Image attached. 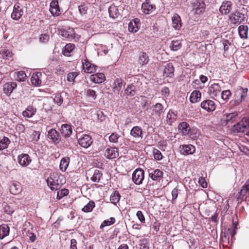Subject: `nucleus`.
Instances as JSON below:
<instances>
[{"instance_id": "obj_1", "label": "nucleus", "mask_w": 249, "mask_h": 249, "mask_svg": "<svg viewBox=\"0 0 249 249\" xmlns=\"http://www.w3.org/2000/svg\"><path fill=\"white\" fill-rule=\"evenodd\" d=\"M48 186L52 191L59 189L64 183L63 176L59 175L56 173H52L46 180Z\"/></svg>"}, {"instance_id": "obj_2", "label": "nucleus", "mask_w": 249, "mask_h": 249, "mask_svg": "<svg viewBox=\"0 0 249 249\" xmlns=\"http://www.w3.org/2000/svg\"><path fill=\"white\" fill-rule=\"evenodd\" d=\"M238 115V113L237 111L225 113L221 119L222 125H227L228 124H232L237 121Z\"/></svg>"}, {"instance_id": "obj_3", "label": "nucleus", "mask_w": 249, "mask_h": 249, "mask_svg": "<svg viewBox=\"0 0 249 249\" xmlns=\"http://www.w3.org/2000/svg\"><path fill=\"white\" fill-rule=\"evenodd\" d=\"M245 18V15L239 11H235L229 16V20L233 25L240 24L244 21Z\"/></svg>"}, {"instance_id": "obj_4", "label": "nucleus", "mask_w": 249, "mask_h": 249, "mask_svg": "<svg viewBox=\"0 0 249 249\" xmlns=\"http://www.w3.org/2000/svg\"><path fill=\"white\" fill-rule=\"evenodd\" d=\"M248 127H249V120L243 119L232 126V131L234 133L243 132Z\"/></svg>"}, {"instance_id": "obj_5", "label": "nucleus", "mask_w": 249, "mask_h": 249, "mask_svg": "<svg viewBox=\"0 0 249 249\" xmlns=\"http://www.w3.org/2000/svg\"><path fill=\"white\" fill-rule=\"evenodd\" d=\"M248 89L240 88L235 91L234 102L235 105H238L244 101L247 96Z\"/></svg>"}, {"instance_id": "obj_6", "label": "nucleus", "mask_w": 249, "mask_h": 249, "mask_svg": "<svg viewBox=\"0 0 249 249\" xmlns=\"http://www.w3.org/2000/svg\"><path fill=\"white\" fill-rule=\"evenodd\" d=\"M144 178V172L142 169H136L132 174V180L136 185L142 183Z\"/></svg>"}, {"instance_id": "obj_7", "label": "nucleus", "mask_w": 249, "mask_h": 249, "mask_svg": "<svg viewBox=\"0 0 249 249\" xmlns=\"http://www.w3.org/2000/svg\"><path fill=\"white\" fill-rule=\"evenodd\" d=\"M23 6L20 4H15L13 12L11 14V18L15 20H18L23 14Z\"/></svg>"}, {"instance_id": "obj_8", "label": "nucleus", "mask_w": 249, "mask_h": 249, "mask_svg": "<svg viewBox=\"0 0 249 249\" xmlns=\"http://www.w3.org/2000/svg\"><path fill=\"white\" fill-rule=\"evenodd\" d=\"M193 11L195 14H199L202 13L205 9V4L202 0H196L193 4Z\"/></svg>"}, {"instance_id": "obj_9", "label": "nucleus", "mask_w": 249, "mask_h": 249, "mask_svg": "<svg viewBox=\"0 0 249 249\" xmlns=\"http://www.w3.org/2000/svg\"><path fill=\"white\" fill-rule=\"evenodd\" d=\"M50 11L53 16H58L61 14V11L59 6L58 0H53L51 2Z\"/></svg>"}, {"instance_id": "obj_10", "label": "nucleus", "mask_w": 249, "mask_h": 249, "mask_svg": "<svg viewBox=\"0 0 249 249\" xmlns=\"http://www.w3.org/2000/svg\"><path fill=\"white\" fill-rule=\"evenodd\" d=\"M155 5L150 0H146L142 5V10L145 14H150L155 10Z\"/></svg>"}, {"instance_id": "obj_11", "label": "nucleus", "mask_w": 249, "mask_h": 249, "mask_svg": "<svg viewBox=\"0 0 249 249\" xmlns=\"http://www.w3.org/2000/svg\"><path fill=\"white\" fill-rule=\"evenodd\" d=\"M201 107L207 111L211 112L215 109L216 105L213 101L207 100L201 103Z\"/></svg>"}, {"instance_id": "obj_12", "label": "nucleus", "mask_w": 249, "mask_h": 249, "mask_svg": "<svg viewBox=\"0 0 249 249\" xmlns=\"http://www.w3.org/2000/svg\"><path fill=\"white\" fill-rule=\"evenodd\" d=\"M48 138L54 143L57 144L60 141V136L57 131L53 128L51 129L48 132Z\"/></svg>"}, {"instance_id": "obj_13", "label": "nucleus", "mask_w": 249, "mask_h": 249, "mask_svg": "<svg viewBox=\"0 0 249 249\" xmlns=\"http://www.w3.org/2000/svg\"><path fill=\"white\" fill-rule=\"evenodd\" d=\"M18 161L21 166L26 167L31 162V159L28 154H22L18 156Z\"/></svg>"}, {"instance_id": "obj_14", "label": "nucleus", "mask_w": 249, "mask_h": 249, "mask_svg": "<svg viewBox=\"0 0 249 249\" xmlns=\"http://www.w3.org/2000/svg\"><path fill=\"white\" fill-rule=\"evenodd\" d=\"M232 9V2L231 1H224L219 8V11L222 14H229Z\"/></svg>"}, {"instance_id": "obj_15", "label": "nucleus", "mask_w": 249, "mask_h": 249, "mask_svg": "<svg viewBox=\"0 0 249 249\" xmlns=\"http://www.w3.org/2000/svg\"><path fill=\"white\" fill-rule=\"evenodd\" d=\"M130 134L135 139H142L143 138V131L142 129L138 126H135L130 130Z\"/></svg>"}, {"instance_id": "obj_16", "label": "nucleus", "mask_w": 249, "mask_h": 249, "mask_svg": "<svg viewBox=\"0 0 249 249\" xmlns=\"http://www.w3.org/2000/svg\"><path fill=\"white\" fill-rule=\"evenodd\" d=\"M105 156L109 159L116 158L119 156L118 149L115 147H109L106 149Z\"/></svg>"}, {"instance_id": "obj_17", "label": "nucleus", "mask_w": 249, "mask_h": 249, "mask_svg": "<svg viewBox=\"0 0 249 249\" xmlns=\"http://www.w3.org/2000/svg\"><path fill=\"white\" fill-rule=\"evenodd\" d=\"M17 87V83L13 82H9L3 85V92L8 96H10L13 90Z\"/></svg>"}, {"instance_id": "obj_18", "label": "nucleus", "mask_w": 249, "mask_h": 249, "mask_svg": "<svg viewBox=\"0 0 249 249\" xmlns=\"http://www.w3.org/2000/svg\"><path fill=\"white\" fill-rule=\"evenodd\" d=\"M92 142L91 138L88 135H85L78 140L79 145L84 148L89 147Z\"/></svg>"}, {"instance_id": "obj_19", "label": "nucleus", "mask_w": 249, "mask_h": 249, "mask_svg": "<svg viewBox=\"0 0 249 249\" xmlns=\"http://www.w3.org/2000/svg\"><path fill=\"white\" fill-rule=\"evenodd\" d=\"M173 27L176 30H179L182 26L181 18L178 14H174L172 18Z\"/></svg>"}, {"instance_id": "obj_20", "label": "nucleus", "mask_w": 249, "mask_h": 249, "mask_svg": "<svg viewBox=\"0 0 249 249\" xmlns=\"http://www.w3.org/2000/svg\"><path fill=\"white\" fill-rule=\"evenodd\" d=\"M90 80L94 83L100 84L105 81L106 77L103 73L92 74L90 76Z\"/></svg>"}, {"instance_id": "obj_21", "label": "nucleus", "mask_w": 249, "mask_h": 249, "mask_svg": "<svg viewBox=\"0 0 249 249\" xmlns=\"http://www.w3.org/2000/svg\"><path fill=\"white\" fill-rule=\"evenodd\" d=\"M180 148V153L183 155L192 154L195 151V147L191 144L183 145Z\"/></svg>"}, {"instance_id": "obj_22", "label": "nucleus", "mask_w": 249, "mask_h": 249, "mask_svg": "<svg viewBox=\"0 0 249 249\" xmlns=\"http://www.w3.org/2000/svg\"><path fill=\"white\" fill-rule=\"evenodd\" d=\"M42 74L40 72L34 73L31 77V82L34 86H39L41 83Z\"/></svg>"}, {"instance_id": "obj_23", "label": "nucleus", "mask_w": 249, "mask_h": 249, "mask_svg": "<svg viewBox=\"0 0 249 249\" xmlns=\"http://www.w3.org/2000/svg\"><path fill=\"white\" fill-rule=\"evenodd\" d=\"M152 111L153 115H155L157 118L160 119L163 112V107L160 103H157L153 106Z\"/></svg>"}, {"instance_id": "obj_24", "label": "nucleus", "mask_w": 249, "mask_h": 249, "mask_svg": "<svg viewBox=\"0 0 249 249\" xmlns=\"http://www.w3.org/2000/svg\"><path fill=\"white\" fill-rule=\"evenodd\" d=\"M249 30V27L247 25H241L238 27V32L241 38H248Z\"/></svg>"}, {"instance_id": "obj_25", "label": "nucleus", "mask_w": 249, "mask_h": 249, "mask_svg": "<svg viewBox=\"0 0 249 249\" xmlns=\"http://www.w3.org/2000/svg\"><path fill=\"white\" fill-rule=\"evenodd\" d=\"M60 131L64 137H69L72 133L71 126L68 124H63L61 125Z\"/></svg>"}, {"instance_id": "obj_26", "label": "nucleus", "mask_w": 249, "mask_h": 249, "mask_svg": "<svg viewBox=\"0 0 249 249\" xmlns=\"http://www.w3.org/2000/svg\"><path fill=\"white\" fill-rule=\"evenodd\" d=\"M82 67L84 72L88 73L95 72L97 68L93 63H82Z\"/></svg>"}, {"instance_id": "obj_27", "label": "nucleus", "mask_w": 249, "mask_h": 249, "mask_svg": "<svg viewBox=\"0 0 249 249\" xmlns=\"http://www.w3.org/2000/svg\"><path fill=\"white\" fill-rule=\"evenodd\" d=\"M149 176L153 180H158L162 177L163 172L159 169L151 170L149 172Z\"/></svg>"}, {"instance_id": "obj_28", "label": "nucleus", "mask_w": 249, "mask_h": 249, "mask_svg": "<svg viewBox=\"0 0 249 249\" xmlns=\"http://www.w3.org/2000/svg\"><path fill=\"white\" fill-rule=\"evenodd\" d=\"M209 93L212 96H216L220 93V87L218 84L214 83L209 88Z\"/></svg>"}, {"instance_id": "obj_29", "label": "nucleus", "mask_w": 249, "mask_h": 249, "mask_svg": "<svg viewBox=\"0 0 249 249\" xmlns=\"http://www.w3.org/2000/svg\"><path fill=\"white\" fill-rule=\"evenodd\" d=\"M62 36L66 38L74 39L75 37L76 34L73 29L69 28L68 29L62 31Z\"/></svg>"}, {"instance_id": "obj_30", "label": "nucleus", "mask_w": 249, "mask_h": 249, "mask_svg": "<svg viewBox=\"0 0 249 249\" xmlns=\"http://www.w3.org/2000/svg\"><path fill=\"white\" fill-rule=\"evenodd\" d=\"M201 93L198 90H194L191 94L190 101L192 103L198 102L201 99Z\"/></svg>"}, {"instance_id": "obj_31", "label": "nucleus", "mask_w": 249, "mask_h": 249, "mask_svg": "<svg viewBox=\"0 0 249 249\" xmlns=\"http://www.w3.org/2000/svg\"><path fill=\"white\" fill-rule=\"evenodd\" d=\"M10 192L14 195L18 194L21 191V185L18 182H13L10 187Z\"/></svg>"}, {"instance_id": "obj_32", "label": "nucleus", "mask_w": 249, "mask_h": 249, "mask_svg": "<svg viewBox=\"0 0 249 249\" xmlns=\"http://www.w3.org/2000/svg\"><path fill=\"white\" fill-rule=\"evenodd\" d=\"M67 96V93L62 92L55 94L53 98L54 102L58 106H60L63 101V98Z\"/></svg>"}, {"instance_id": "obj_33", "label": "nucleus", "mask_w": 249, "mask_h": 249, "mask_svg": "<svg viewBox=\"0 0 249 249\" xmlns=\"http://www.w3.org/2000/svg\"><path fill=\"white\" fill-rule=\"evenodd\" d=\"M108 13L110 17L113 18H117L120 14L117 7L113 4L108 8Z\"/></svg>"}, {"instance_id": "obj_34", "label": "nucleus", "mask_w": 249, "mask_h": 249, "mask_svg": "<svg viewBox=\"0 0 249 249\" xmlns=\"http://www.w3.org/2000/svg\"><path fill=\"white\" fill-rule=\"evenodd\" d=\"M75 46L74 44L69 43L66 44L63 48L62 53L67 56H70V53L74 49Z\"/></svg>"}, {"instance_id": "obj_35", "label": "nucleus", "mask_w": 249, "mask_h": 249, "mask_svg": "<svg viewBox=\"0 0 249 249\" xmlns=\"http://www.w3.org/2000/svg\"><path fill=\"white\" fill-rule=\"evenodd\" d=\"M9 228L7 225L0 226V239H2L9 235Z\"/></svg>"}, {"instance_id": "obj_36", "label": "nucleus", "mask_w": 249, "mask_h": 249, "mask_svg": "<svg viewBox=\"0 0 249 249\" xmlns=\"http://www.w3.org/2000/svg\"><path fill=\"white\" fill-rule=\"evenodd\" d=\"M12 53L8 50L1 51L0 52V58H2L4 61H13Z\"/></svg>"}, {"instance_id": "obj_37", "label": "nucleus", "mask_w": 249, "mask_h": 249, "mask_svg": "<svg viewBox=\"0 0 249 249\" xmlns=\"http://www.w3.org/2000/svg\"><path fill=\"white\" fill-rule=\"evenodd\" d=\"M36 112V109L32 106H28L26 109L22 113L24 117L31 118L32 117Z\"/></svg>"}, {"instance_id": "obj_38", "label": "nucleus", "mask_w": 249, "mask_h": 249, "mask_svg": "<svg viewBox=\"0 0 249 249\" xmlns=\"http://www.w3.org/2000/svg\"><path fill=\"white\" fill-rule=\"evenodd\" d=\"M70 158L69 157H64L62 158L60 163V169L62 171H65L68 168L70 162Z\"/></svg>"}, {"instance_id": "obj_39", "label": "nucleus", "mask_w": 249, "mask_h": 249, "mask_svg": "<svg viewBox=\"0 0 249 249\" xmlns=\"http://www.w3.org/2000/svg\"><path fill=\"white\" fill-rule=\"evenodd\" d=\"M102 176V172L98 169H95L93 172L92 176L90 178V179L93 182H99Z\"/></svg>"}, {"instance_id": "obj_40", "label": "nucleus", "mask_w": 249, "mask_h": 249, "mask_svg": "<svg viewBox=\"0 0 249 249\" xmlns=\"http://www.w3.org/2000/svg\"><path fill=\"white\" fill-rule=\"evenodd\" d=\"M123 80L121 78H117L113 85V89L114 91L119 92L122 89L123 86Z\"/></svg>"}, {"instance_id": "obj_41", "label": "nucleus", "mask_w": 249, "mask_h": 249, "mask_svg": "<svg viewBox=\"0 0 249 249\" xmlns=\"http://www.w3.org/2000/svg\"><path fill=\"white\" fill-rule=\"evenodd\" d=\"M249 191V179L246 181L245 185L243 186L242 189L240 192V197L243 199V197L245 196Z\"/></svg>"}, {"instance_id": "obj_42", "label": "nucleus", "mask_w": 249, "mask_h": 249, "mask_svg": "<svg viewBox=\"0 0 249 249\" xmlns=\"http://www.w3.org/2000/svg\"><path fill=\"white\" fill-rule=\"evenodd\" d=\"M176 120V114L171 110H170L166 116L167 123L168 124H171V123L174 122Z\"/></svg>"}, {"instance_id": "obj_43", "label": "nucleus", "mask_w": 249, "mask_h": 249, "mask_svg": "<svg viewBox=\"0 0 249 249\" xmlns=\"http://www.w3.org/2000/svg\"><path fill=\"white\" fill-rule=\"evenodd\" d=\"M181 46V43L180 40H173L170 45V48L171 50L176 51L179 50Z\"/></svg>"}, {"instance_id": "obj_44", "label": "nucleus", "mask_w": 249, "mask_h": 249, "mask_svg": "<svg viewBox=\"0 0 249 249\" xmlns=\"http://www.w3.org/2000/svg\"><path fill=\"white\" fill-rule=\"evenodd\" d=\"M124 92L127 95L131 96H134L136 93L135 87L132 84L127 85V88L124 90Z\"/></svg>"}, {"instance_id": "obj_45", "label": "nucleus", "mask_w": 249, "mask_h": 249, "mask_svg": "<svg viewBox=\"0 0 249 249\" xmlns=\"http://www.w3.org/2000/svg\"><path fill=\"white\" fill-rule=\"evenodd\" d=\"M178 129L180 130L183 134L189 133V125L185 122L180 123L178 125Z\"/></svg>"}, {"instance_id": "obj_46", "label": "nucleus", "mask_w": 249, "mask_h": 249, "mask_svg": "<svg viewBox=\"0 0 249 249\" xmlns=\"http://www.w3.org/2000/svg\"><path fill=\"white\" fill-rule=\"evenodd\" d=\"M95 206V203L92 201H90L82 209V211L85 213L90 212L92 211Z\"/></svg>"}, {"instance_id": "obj_47", "label": "nucleus", "mask_w": 249, "mask_h": 249, "mask_svg": "<svg viewBox=\"0 0 249 249\" xmlns=\"http://www.w3.org/2000/svg\"><path fill=\"white\" fill-rule=\"evenodd\" d=\"M174 71V68L172 63H167L165 66L164 72L169 76H171L170 74H172Z\"/></svg>"}, {"instance_id": "obj_48", "label": "nucleus", "mask_w": 249, "mask_h": 249, "mask_svg": "<svg viewBox=\"0 0 249 249\" xmlns=\"http://www.w3.org/2000/svg\"><path fill=\"white\" fill-rule=\"evenodd\" d=\"M10 143V141L7 137H3L2 140H0V150L6 148Z\"/></svg>"}, {"instance_id": "obj_49", "label": "nucleus", "mask_w": 249, "mask_h": 249, "mask_svg": "<svg viewBox=\"0 0 249 249\" xmlns=\"http://www.w3.org/2000/svg\"><path fill=\"white\" fill-rule=\"evenodd\" d=\"M17 80L20 82L24 81L26 78V74L23 71H19L16 72Z\"/></svg>"}, {"instance_id": "obj_50", "label": "nucleus", "mask_w": 249, "mask_h": 249, "mask_svg": "<svg viewBox=\"0 0 249 249\" xmlns=\"http://www.w3.org/2000/svg\"><path fill=\"white\" fill-rule=\"evenodd\" d=\"M237 225L238 223L237 222H234V229H228L225 234H226L227 235H231V238H232L234 235L236 234V229L237 228Z\"/></svg>"}, {"instance_id": "obj_51", "label": "nucleus", "mask_w": 249, "mask_h": 249, "mask_svg": "<svg viewBox=\"0 0 249 249\" xmlns=\"http://www.w3.org/2000/svg\"><path fill=\"white\" fill-rule=\"evenodd\" d=\"M120 199V195L118 192H115L113 194L110 196V200L112 203L115 204L119 202Z\"/></svg>"}, {"instance_id": "obj_52", "label": "nucleus", "mask_w": 249, "mask_h": 249, "mask_svg": "<svg viewBox=\"0 0 249 249\" xmlns=\"http://www.w3.org/2000/svg\"><path fill=\"white\" fill-rule=\"evenodd\" d=\"M153 154L155 160H161L163 156L160 150L157 149H154L153 150Z\"/></svg>"}, {"instance_id": "obj_53", "label": "nucleus", "mask_w": 249, "mask_h": 249, "mask_svg": "<svg viewBox=\"0 0 249 249\" xmlns=\"http://www.w3.org/2000/svg\"><path fill=\"white\" fill-rule=\"evenodd\" d=\"M139 61L141 62H148V56L146 53L142 52L139 54Z\"/></svg>"}, {"instance_id": "obj_54", "label": "nucleus", "mask_w": 249, "mask_h": 249, "mask_svg": "<svg viewBox=\"0 0 249 249\" xmlns=\"http://www.w3.org/2000/svg\"><path fill=\"white\" fill-rule=\"evenodd\" d=\"M88 9V8L85 4L81 5L78 6V10L82 16L86 15L87 13Z\"/></svg>"}, {"instance_id": "obj_55", "label": "nucleus", "mask_w": 249, "mask_h": 249, "mask_svg": "<svg viewBox=\"0 0 249 249\" xmlns=\"http://www.w3.org/2000/svg\"><path fill=\"white\" fill-rule=\"evenodd\" d=\"M128 28L129 31L130 32H136L139 29V27L135 26L133 21L129 22Z\"/></svg>"}, {"instance_id": "obj_56", "label": "nucleus", "mask_w": 249, "mask_h": 249, "mask_svg": "<svg viewBox=\"0 0 249 249\" xmlns=\"http://www.w3.org/2000/svg\"><path fill=\"white\" fill-rule=\"evenodd\" d=\"M119 135L117 133H113L109 137V140L111 142L116 143L118 142L119 138Z\"/></svg>"}, {"instance_id": "obj_57", "label": "nucleus", "mask_w": 249, "mask_h": 249, "mask_svg": "<svg viewBox=\"0 0 249 249\" xmlns=\"http://www.w3.org/2000/svg\"><path fill=\"white\" fill-rule=\"evenodd\" d=\"M40 133L38 131H34L31 135V139L32 141L37 142L39 139Z\"/></svg>"}, {"instance_id": "obj_58", "label": "nucleus", "mask_w": 249, "mask_h": 249, "mask_svg": "<svg viewBox=\"0 0 249 249\" xmlns=\"http://www.w3.org/2000/svg\"><path fill=\"white\" fill-rule=\"evenodd\" d=\"M231 95V92L230 90H226L221 93V98L224 100H226L229 99V97Z\"/></svg>"}, {"instance_id": "obj_59", "label": "nucleus", "mask_w": 249, "mask_h": 249, "mask_svg": "<svg viewBox=\"0 0 249 249\" xmlns=\"http://www.w3.org/2000/svg\"><path fill=\"white\" fill-rule=\"evenodd\" d=\"M3 210L4 213L9 215H11L14 212V209L8 205H6L4 207Z\"/></svg>"}, {"instance_id": "obj_60", "label": "nucleus", "mask_w": 249, "mask_h": 249, "mask_svg": "<svg viewBox=\"0 0 249 249\" xmlns=\"http://www.w3.org/2000/svg\"><path fill=\"white\" fill-rule=\"evenodd\" d=\"M225 51L229 50V47L231 45V42L227 39H224L222 41Z\"/></svg>"}, {"instance_id": "obj_61", "label": "nucleus", "mask_w": 249, "mask_h": 249, "mask_svg": "<svg viewBox=\"0 0 249 249\" xmlns=\"http://www.w3.org/2000/svg\"><path fill=\"white\" fill-rule=\"evenodd\" d=\"M86 94L88 96L92 97L93 99H95L96 98V92L92 89H88L86 91Z\"/></svg>"}, {"instance_id": "obj_62", "label": "nucleus", "mask_w": 249, "mask_h": 249, "mask_svg": "<svg viewBox=\"0 0 249 249\" xmlns=\"http://www.w3.org/2000/svg\"><path fill=\"white\" fill-rule=\"evenodd\" d=\"M198 183L199 185L203 188H206L207 187V183L204 178L202 177L200 178L198 180Z\"/></svg>"}, {"instance_id": "obj_63", "label": "nucleus", "mask_w": 249, "mask_h": 249, "mask_svg": "<svg viewBox=\"0 0 249 249\" xmlns=\"http://www.w3.org/2000/svg\"><path fill=\"white\" fill-rule=\"evenodd\" d=\"M76 76L77 74L76 72L70 73L68 75L67 80L70 82L73 81Z\"/></svg>"}, {"instance_id": "obj_64", "label": "nucleus", "mask_w": 249, "mask_h": 249, "mask_svg": "<svg viewBox=\"0 0 249 249\" xmlns=\"http://www.w3.org/2000/svg\"><path fill=\"white\" fill-rule=\"evenodd\" d=\"M140 248L141 249H149V244L146 240H143L141 242Z\"/></svg>"}]
</instances>
